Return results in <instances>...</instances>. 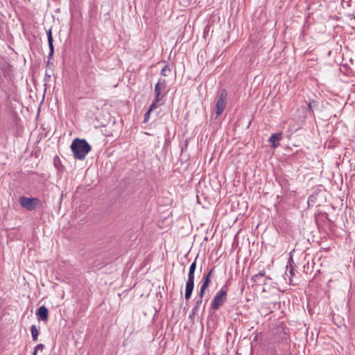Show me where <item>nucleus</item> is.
<instances>
[{
	"instance_id": "nucleus-1",
	"label": "nucleus",
	"mask_w": 355,
	"mask_h": 355,
	"mask_svg": "<svg viewBox=\"0 0 355 355\" xmlns=\"http://www.w3.org/2000/svg\"><path fill=\"white\" fill-rule=\"evenodd\" d=\"M71 148L76 159L83 160L92 147L85 139L76 138L73 141Z\"/></svg>"
},
{
	"instance_id": "nucleus-2",
	"label": "nucleus",
	"mask_w": 355,
	"mask_h": 355,
	"mask_svg": "<svg viewBox=\"0 0 355 355\" xmlns=\"http://www.w3.org/2000/svg\"><path fill=\"white\" fill-rule=\"evenodd\" d=\"M166 87V80L164 79L159 78L155 86V98L152 103V107H159L162 104L160 101L166 94L164 92Z\"/></svg>"
},
{
	"instance_id": "nucleus-3",
	"label": "nucleus",
	"mask_w": 355,
	"mask_h": 355,
	"mask_svg": "<svg viewBox=\"0 0 355 355\" xmlns=\"http://www.w3.org/2000/svg\"><path fill=\"white\" fill-rule=\"evenodd\" d=\"M227 286H223L220 291L217 292L211 304V308L214 310H218L224 304L227 298Z\"/></svg>"
},
{
	"instance_id": "nucleus-4",
	"label": "nucleus",
	"mask_w": 355,
	"mask_h": 355,
	"mask_svg": "<svg viewBox=\"0 0 355 355\" xmlns=\"http://www.w3.org/2000/svg\"><path fill=\"white\" fill-rule=\"evenodd\" d=\"M82 76L85 83L93 88L96 83V70L91 67H86L82 72Z\"/></svg>"
},
{
	"instance_id": "nucleus-5",
	"label": "nucleus",
	"mask_w": 355,
	"mask_h": 355,
	"mask_svg": "<svg viewBox=\"0 0 355 355\" xmlns=\"http://www.w3.org/2000/svg\"><path fill=\"white\" fill-rule=\"evenodd\" d=\"M20 205L28 211H33L39 205L40 201L38 198L21 196L19 199Z\"/></svg>"
},
{
	"instance_id": "nucleus-6",
	"label": "nucleus",
	"mask_w": 355,
	"mask_h": 355,
	"mask_svg": "<svg viewBox=\"0 0 355 355\" xmlns=\"http://www.w3.org/2000/svg\"><path fill=\"white\" fill-rule=\"evenodd\" d=\"M227 93L223 89L220 92L216 101V117L220 116L223 112L224 111L226 107V100H227Z\"/></svg>"
},
{
	"instance_id": "nucleus-7",
	"label": "nucleus",
	"mask_w": 355,
	"mask_h": 355,
	"mask_svg": "<svg viewBox=\"0 0 355 355\" xmlns=\"http://www.w3.org/2000/svg\"><path fill=\"white\" fill-rule=\"evenodd\" d=\"M38 320L46 322L48 320L49 311L45 306H41L36 311Z\"/></svg>"
},
{
	"instance_id": "nucleus-8",
	"label": "nucleus",
	"mask_w": 355,
	"mask_h": 355,
	"mask_svg": "<svg viewBox=\"0 0 355 355\" xmlns=\"http://www.w3.org/2000/svg\"><path fill=\"white\" fill-rule=\"evenodd\" d=\"M282 139V133H275L272 134L268 139L269 143L273 148H277L279 144V141Z\"/></svg>"
},
{
	"instance_id": "nucleus-9",
	"label": "nucleus",
	"mask_w": 355,
	"mask_h": 355,
	"mask_svg": "<svg viewBox=\"0 0 355 355\" xmlns=\"http://www.w3.org/2000/svg\"><path fill=\"white\" fill-rule=\"evenodd\" d=\"M202 298L203 297H200V293H199L198 297L196 299L195 305L193 307L191 313L189 314V318H192L193 316L198 314L200 306L202 302Z\"/></svg>"
},
{
	"instance_id": "nucleus-10",
	"label": "nucleus",
	"mask_w": 355,
	"mask_h": 355,
	"mask_svg": "<svg viewBox=\"0 0 355 355\" xmlns=\"http://www.w3.org/2000/svg\"><path fill=\"white\" fill-rule=\"evenodd\" d=\"M265 271L261 270L258 274L254 275L252 277V281L254 282V283L257 284H266V280L268 279L267 277H265Z\"/></svg>"
},
{
	"instance_id": "nucleus-11",
	"label": "nucleus",
	"mask_w": 355,
	"mask_h": 355,
	"mask_svg": "<svg viewBox=\"0 0 355 355\" xmlns=\"http://www.w3.org/2000/svg\"><path fill=\"white\" fill-rule=\"evenodd\" d=\"M211 282V278L208 277V276L204 275L202 279V285L200 288L199 293H200V297H203L205 294V291L207 288L209 286Z\"/></svg>"
},
{
	"instance_id": "nucleus-12",
	"label": "nucleus",
	"mask_w": 355,
	"mask_h": 355,
	"mask_svg": "<svg viewBox=\"0 0 355 355\" xmlns=\"http://www.w3.org/2000/svg\"><path fill=\"white\" fill-rule=\"evenodd\" d=\"M196 269V261H194L189 267L188 279L187 282L194 283V273Z\"/></svg>"
},
{
	"instance_id": "nucleus-13",
	"label": "nucleus",
	"mask_w": 355,
	"mask_h": 355,
	"mask_svg": "<svg viewBox=\"0 0 355 355\" xmlns=\"http://www.w3.org/2000/svg\"><path fill=\"white\" fill-rule=\"evenodd\" d=\"M194 288V283L193 282H186V288H185V299L189 300L192 295L193 290Z\"/></svg>"
},
{
	"instance_id": "nucleus-14",
	"label": "nucleus",
	"mask_w": 355,
	"mask_h": 355,
	"mask_svg": "<svg viewBox=\"0 0 355 355\" xmlns=\"http://www.w3.org/2000/svg\"><path fill=\"white\" fill-rule=\"evenodd\" d=\"M31 336H32L33 340L34 341H36L37 340L38 335H39V331H38L37 327L34 324L32 325L31 327Z\"/></svg>"
},
{
	"instance_id": "nucleus-15",
	"label": "nucleus",
	"mask_w": 355,
	"mask_h": 355,
	"mask_svg": "<svg viewBox=\"0 0 355 355\" xmlns=\"http://www.w3.org/2000/svg\"><path fill=\"white\" fill-rule=\"evenodd\" d=\"M157 107H152V104L150 105L148 110L144 114V123H146L148 121L150 115V112L153 111V110H154Z\"/></svg>"
},
{
	"instance_id": "nucleus-16",
	"label": "nucleus",
	"mask_w": 355,
	"mask_h": 355,
	"mask_svg": "<svg viewBox=\"0 0 355 355\" xmlns=\"http://www.w3.org/2000/svg\"><path fill=\"white\" fill-rule=\"evenodd\" d=\"M53 40L48 41L49 49H50L49 54L48 56L49 58H50L53 55V53H54V47H53Z\"/></svg>"
},
{
	"instance_id": "nucleus-17",
	"label": "nucleus",
	"mask_w": 355,
	"mask_h": 355,
	"mask_svg": "<svg viewBox=\"0 0 355 355\" xmlns=\"http://www.w3.org/2000/svg\"><path fill=\"white\" fill-rule=\"evenodd\" d=\"M44 348V345L43 344H38L34 349L33 355H36L38 351H42Z\"/></svg>"
},
{
	"instance_id": "nucleus-18",
	"label": "nucleus",
	"mask_w": 355,
	"mask_h": 355,
	"mask_svg": "<svg viewBox=\"0 0 355 355\" xmlns=\"http://www.w3.org/2000/svg\"><path fill=\"white\" fill-rule=\"evenodd\" d=\"M288 272H289L290 275L291 277H293L294 275H295V272H294V269L293 268L292 266H291L289 268L287 266L286 268V271L285 272V275H288Z\"/></svg>"
},
{
	"instance_id": "nucleus-19",
	"label": "nucleus",
	"mask_w": 355,
	"mask_h": 355,
	"mask_svg": "<svg viewBox=\"0 0 355 355\" xmlns=\"http://www.w3.org/2000/svg\"><path fill=\"white\" fill-rule=\"evenodd\" d=\"M46 35H47L48 41L53 40L51 28L46 31Z\"/></svg>"
},
{
	"instance_id": "nucleus-20",
	"label": "nucleus",
	"mask_w": 355,
	"mask_h": 355,
	"mask_svg": "<svg viewBox=\"0 0 355 355\" xmlns=\"http://www.w3.org/2000/svg\"><path fill=\"white\" fill-rule=\"evenodd\" d=\"M167 70H170V69H168V66H167V65H165V66L162 68V71H161V75H162V76H166V71Z\"/></svg>"
},
{
	"instance_id": "nucleus-21",
	"label": "nucleus",
	"mask_w": 355,
	"mask_h": 355,
	"mask_svg": "<svg viewBox=\"0 0 355 355\" xmlns=\"http://www.w3.org/2000/svg\"><path fill=\"white\" fill-rule=\"evenodd\" d=\"M214 270V267H213L207 273L205 274L204 275L208 276V277L211 278L213 272Z\"/></svg>"
}]
</instances>
